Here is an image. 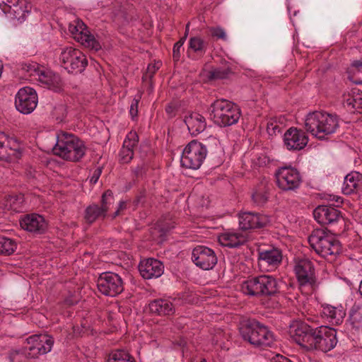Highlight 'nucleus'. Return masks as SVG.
Returning a JSON list of instances; mask_svg holds the SVG:
<instances>
[{
  "label": "nucleus",
  "mask_w": 362,
  "mask_h": 362,
  "mask_svg": "<svg viewBox=\"0 0 362 362\" xmlns=\"http://www.w3.org/2000/svg\"><path fill=\"white\" fill-rule=\"evenodd\" d=\"M322 315L332 324L339 325L342 322L345 313L336 307L327 305L322 307Z\"/></svg>",
  "instance_id": "32"
},
{
  "label": "nucleus",
  "mask_w": 362,
  "mask_h": 362,
  "mask_svg": "<svg viewBox=\"0 0 362 362\" xmlns=\"http://www.w3.org/2000/svg\"><path fill=\"white\" fill-rule=\"evenodd\" d=\"M77 303L76 300H70V299H66V303L69 305H73L74 304H76Z\"/></svg>",
  "instance_id": "57"
},
{
  "label": "nucleus",
  "mask_w": 362,
  "mask_h": 362,
  "mask_svg": "<svg viewBox=\"0 0 362 362\" xmlns=\"http://www.w3.org/2000/svg\"><path fill=\"white\" fill-rule=\"evenodd\" d=\"M139 270L144 279H151L160 277L163 274L164 266L160 261L148 258L140 262Z\"/></svg>",
  "instance_id": "21"
},
{
  "label": "nucleus",
  "mask_w": 362,
  "mask_h": 362,
  "mask_svg": "<svg viewBox=\"0 0 362 362\" xmlns=\"http://www.w3.org/2000/svg\"><path fill=\"white\" fill-rule=\"evenodd\" d=\"M60 65L69 73H81L88 64L86 55L71 47L62 49L59 57Z\"/></svg>",
  "instance_id": "9"
},
{
  "label": "nucleus",
  "mask_w": 362,
  "mask_h": 362,
  "mask_svg": "<svg viewBox=\"0 0 362 362\" xmlns=\"http://www.w3.org/2000/svg\"><path fill=\"white\" fill-rule=\"evenodd\" d=\"M189 23H188L186 25V30H185V33H187V35H188V31H189Z\"/></svg>",
  "instance_id": "60"
},
{
  "label": "nucleus",
  "mask_w": 362,
  "mask_h": 362,
  "mask_svg": "<svg viewBox=\"0 0 362 362\" xmlns=\"http://www.w3.org/2000/svg\"><path fill=\"white\" fill-rule=\"evenodd\" d=\"M51 116L57 123L64 121L66 116V105L62 103L55 105L51 111Z\"/></svg>",
  "instance_id": "41"
},
{
  "label": "nucleus",
  "mask_w": 362,
  "mask_h": 362,
  "mask_svg": "<svg viewBox=\"0 0 362 362\" xmlns=\"http://www.w3.org/2000/svg\"><path fill=\"white\" fill-rule=\"evenodd\" d=\"M281 127L277 124L276 120L271 119L267 124V132L269 134H276L280 133Z\"/></svg>",
  "instance_id": "48"
},
{
  "label": "nucleus",
  "mask_w": 362,
  "mask_h": 362,
  "mask_svg": "<svg viewBox=\"0 0 362 362\" xmlns=\"http://www.w3.org/2000/svg\"><path fill=\"white\" fill-rule=\"evenodd\" d=\"M107 216L105 209H102L98 204H92L84 211V219L88 224H92L98 219H104Z\"/></svg>",
  "instance_id": "31"
},
{
  "label": "nucleus",
  "mask_w": 362,
  "mask_h": 362,
  "mask_svg": "<svg viewBox=\"0 0 362 362\" xmlns=\"http://www.w3.org/2000/svg\"><path fill=\"white\" fill-rule=\"evenodd\" d=\"M23 202L24 196L19 194L6 196L0 204L4 210L22 212L24 209Z\"/></svg>",
  "instance_id": "27"
},
{
  "label": "nucleus",
  "mask_w": 362,
  "mask_h": 362,
  "mask_svg": "<svg viewBox=\"0 0 362 362\" xmlns=\"http://www.w3.org/2000/svg\"><path fill=\"white\" fill-rule=\"evenodd\" d=\"M21 227L35 234L44 233L47 229L45 218L37 214H27L20 220Z\"/></svg>",
  "instance_id": "22"
},
{
  "label": "nucleus",
  "mask_w": 362,
  "mask_h": 362,
  "mask_svg": "<svg viewBox=\"0 0 362 362\" xmlns=\"http://www.w3.org/2000/svg\"><path fill=\"white\" fill-rule=\"evenodd\" d=\"M269 161V159L267 156H263V157H259L258 158V164L259 165H262V164H265L267 162Z\"/></svg>",
  "instance_id": "55"
},
{
  "label": "nucleus",
  "mask_w": 362,
  "mask_h": 362,
  "mask_svg": "<svg viewBox=\"0 0 362 362\" xmlns=\"http://www.w3.org/2000/svg\"><path fill=\"white\" fill-rule=\"evenodd\" d=\"M280 290L279 280L270 275L249 277L241 284V291L244 294L257 298L276 297Z\"/></svg>",
  "instance_id": "3"
},
{
  "label": "nucleus",
  "mask_w": 362,
  "mask_h": 362,
  "mask_svg": "<svg viewBox=\"0 0 362 362\" xmlns=\"http://www.w3.org/2000/svg\"><path fill=\"white\" fill-rule=\"evenodd\" d=\"M101 173H102V170L100 168L95 170V171L93 173L92 177H90V182L95 184L98 182V180L101 175Z\"/></svg>",
  "instance_id": "52"
},
{
  "label": "nucleus",
  "mask_w": 362,
  "mask_h": 362,
  "mask_svg": "<svg viewBox=\"0 0 362 362\" xmlns=\"http://www.w3.org/2000/svg\"><path fill=\"white\" fill-rule=\"evenodd\" d=\"M362 180V175L358 172H351L345 177L342 187L344 194H351L357 191Z\"/></svg>",
  "instance_id": "30"
},
{
  "label": "nucleus",
  "mask_w": 362,
  "mask_h": 362,
  "mask_svg": "<svg viewBox=\"0 0 362 362\" xmlns=\"http://www.w3.org/2000/svg\"><path fill=\"white\" fill-rule=\"evenodd\" d=\"M177 107L175 103H169L165 107V112L169 117H173L176 115Z\"/></svg>",
  "instance_id": "51"
},
{
  "label": "nucleus",
  "mask_w": 362,
  "mask_h": 362,
  "mask_svg": "<svg viewBox=\"0 0 362 362\" xmlns=\"http://www.w3.org/2000/svg\"><path fill=\"white\" fill-rule=\"evenodd\" d=\"M192 259L197 267L204 270L213 269L218 261L214 251L204 245H198L193 249Z\"/></svg>",
  "instance_id": "16"
},
{
  "label": "nucleus",
  "mask_w": 362,
  "mask_h": 362,
  "mask_svg": "<svg viewBox=\"0 0 362 362\" xmlns=\"http://www.w3.org/2000/svg\"><path fill=\"white\" fill-rule=\"evenodd\" d=\"M125 208H126V202L124 201H120L119 203V206H118L117 210H119V211L123 210Z\"/></svg>",
  "instance_id": "56"
},
{
  "label": "nucleus",
  "mask_w": 362,
  "mask_h": 362,
  "mask_svg": "<svg viewBox=\"0 0 362 362\" xmlns=\"http://www.w3.org/2000/svg\"><path fill=\"white\" fill-rule=\"evenodd\" d=\"M80 41L81 43L91 49L98 51L101 49V45L99 42L95 38L94 35L87 32H81Z\"/></svg>",
  "instance_id": "38"
},
{
  "label": "nucleus",
  "mask_w": 362,
  "mask_h": 362,
  "mask_svg": "<svg viewBox=\"0 0 362 362\" xmlns=\"http://www.w3.org/2000/svg\"><path fill=\"white\" fill-rule=\"evenodd\" d=\"M139 141L138 135L136 133L130 132L123 142L119 156L122 163H129L134 157L133 148L136 146Z\"/></svg>",
  "instance_id": "24"
},
{
  "label": "nucleus",
  "mask_w": 362,
  "mask_h": 362,
  "mask_svg": "<svg viewBox=\"0 0 362 362\" xmlns=\"http://www.w3.org/2000/svg\"><path fill=\"white\" fill-rule=\"evenodd\" d=\"M38 102L36 91L30 87L21 88L15 98V105L20 112L23 114L31 113L37 107Z\"/></svg>",
  "instance_id": "13"
},
{
  "label": "nucleus",
  "mask_w": 362,
  "mask_h": 362,
  "mask_svg": "<svg viewBox=\"0 0 362 362\" xmlns=\"http://www.w3.org/2000/svg\"><path fill=\"white\" fill-rule=\"evenodd\" d=\"M211 35L212 37H216L217 39H221L223 40H226V35L224 30L221 28H212L211 30Z\"/></svg>",
  "instance_id": "49"
},
{
  "label": "nucleus",
  "mask_w": 362,
  "mask_h": 362,
  "mask_svg": "<svg viewBox=\"0 0 362 362\" xmlns=\"http://www.w3.org/2000/svg\"><path fill=\"white\" fill-rule=\"evenodd\" d=\"M277 186L283 191H294L298 189L302 178L296 168L292 167H281L275 173Z\"/></svg>",
  "instance_id": "12"
},
{
  "label": "nucleus",
  "mask_w": 362,
  "mask_h": 362,
  "mask_svg": "<svg viewBox=\"0 0 362 362\" xmlns=\"http://www.w3.org/2000/svg\"><path fill=\"white\" fill-rule=\"evenodd\" d=\"M113 200V193L111 190H106L102 195L101 197V205L100 207L102 209H105V212L107 214L111 202Z\"/></svg>",
  "instance_id": "44"
},
{
  "label": "nucleus",
  "mask_w": 362,
  "mask_h": 362,
  "mask_svg": "<svg viewBox=\"0 0 362 362\" xmlns=\"http://www.w3.org/2000/svg\"><path fill=\"white\" fill-rule=\"evenodd\" d=\"M148 170V166L145 163L138 165L135 168L132 169V172L136 178L143 177Z\"/></svg>",
  "instance_id": "47"
},
{
  "label": "nucleus",
  "mask_w": 362,
  "mask_h": 362,
  "mask_svg": "<svg viewBox=\"0 0 362 362\" xmlns=\"http://www.w3.org/2000/svg\"><path fill=\"white\" fill-rule=\"evenodd\" d=\"M86 147L83 141L73 134L61 132L52 148L54 155L64 160L78 162L86 154Z\"/></svg>",
  "instance_id": "5"
},
{
  "label": "nucleus",
  "mask_w": 362,
  "mask_h": 362,
  "mask_svg": "<svg viewBox=\"0 0 362 362\" xmlns=\"http://www.w3.org/2000/svg\"><path fill=\"white\" fill-rule=\"evenodd\" d=\"M208 47V42L204 41L200 37H192L189 40V47L187 53L190 56V52H194L197 56L202 57L204 55Z\"/></svg>",
  "instance_id": "33"
},
{
  "label": "nucleus",
  "mask_w": 362,
  "mask_h": 362,
  "mask_svg": "<svg viewBox=\"0 0 362 362\" xmlns=\"http://www.w3.org/2000/svg\"><path fill=\"white\" fill-rule=\"evenodd\" d=\"M239 226L242 230L260 229L270 222L269 217L258 212L245 211L238 215Z\"/></svg>",
  "instance_id": "15"
},
{
  "label": "nucleus",
  "mask_w": 362,
  "mask_h": 362,
  "mask_svg": "<svg viewBox=\"0 0 362 362\" xmlns=\"http://www.w3.org/2000/svg\"><path fill=\"white\" fill-rule=\"evenodd\" d=\"M239 332L245 341L255 347H270L275 341L273 332L254 318L241 320L239 324Z\"/></svg>",
  "instance_id": "2"
},
{
  "label": "nucleus",
  "mask_w": 362,
  "mask_h": 362,
  "mask_svg": "<svg viewBox=\"0 0 362 362\" xmlns=\"http://www.w3.org/2000/svg\"><path fill=\"white\" fill-rule=\"evenodd\" d=\"M29 8H30V6L26 0H19L18 4H15V6L11 10H6V12L12 14L14 18L20 21L25 18V13L29 12Z\"/></svg>",
  "instance_id": "35"
},
{
  "label": "nucleus",
  "mask_w": 362,
  "mask_h": 362,
  "mask_svg": "<svg viewBox=\"0 0 362 362\" xmlns=\"http://www.w3.org/2000/svg\"><path fill=\"white\" fill-rule=\"evenodd\" d=\"M21 156V145L18 140L4 132H0V160L11 162Z\"/></svg>",
  "instance_id": "14"
},
{
  "label": "nucleus",
  "mask_w": 362,
  "mask_h": 362,
  "mask_svg": "<svg viewBox=\"0 0 362 362\" xmlns=\"http://www.w3.org/2000/svg\"><path fill=\"white\" fill-rule=\"evenodd\" d=\"M185 122L189 131L193 135L199 134L204 131L206 127V119L202 115L194 112L187 118Z\"/></svg>",
  "instance_id": "29"
},
{
  "label": "nucleus",
  "mask_w": 362,
  "mask_h": 362,
  "mask_svg": "<svg viewBox=\"0 0 362 362\" xmlns=\"http://www.w3.org/2000/svg\"><path fill=\"white\" fill-rule=\"evenodd\" d=\"M210 144L217 146L218 141L215 137H210L204 144L196 140L190 141L182 151L180 160L182 166L192 170L199 169L206 158Z\"/></svg>",
  "instance_id": "8"
},
{
  "label": "nucleus",
  "mask_w": 362,
  "mask_h": 362,
  "mask_svg": "<svg viewBox=\"0 0 362 362\" xmlns=\"http://www.w3.org/2000/svg\"><path fill=\"white\" fill-rule=\"evenodd\" d=\"M252 199L257 205L263 206L269 199L268 190L265 186H261L252 194Z\"/></svg>",
  "instance_id": "40"
},
{
  "label": "nucleus",
  "mask_w": 362,
  "mask_h": 362,
  "mask_svg": "<svg viewBox=\"0 0 362 362\" xmlns=\"http://www.w3.org/2000/svg\"><path fill=\"white\" fill-rule=\"evenodd\" d=\"M141 98V95H138L137 98H134L131 103L130 109H129V114L131 115V117L132 119H135V118L138 115V106L140 101V99Z\"/></svg>",
  "instance_id": "46"
},
{
  "label": "nucleus",
  "mask_w": 362,
  "mask_h": 362,
  "mask_svg": "<svg viewBox=\"0 0 362 362\" xmlns=\"http://www.w3.org/2000/svg\"><path fill=\"white\" fill-rule=\"evenodd\" d=\"M19 0H6V1H4L5 4L6 8L4 9L6 10H11L13 6H15V4H18Z\"/></svg>",
  "instance_id": "53"
},
{
  "label": "nucleus",
  "mask_w": 362,
  "mask_h": 362,
  "mask_svg": "<svg viewBox=\"0 0 362 362\" xmlns=\"http://www.w3.org/2000/svg\"><path fill=\"white\" fill-rule=\"evenodd\" d=\"M344 107L352 113L362 112V92L353 91L351 94L344 95Z\"/></svg>",
  "instance_id": "28"
},
{
  "label": "nucleus",
  "mask_w": 362,
  "mask_h": 362,
  "mask_svg": "<svg viewBox=\"0 0 362 362\" xmlns=\"http://www.w3.org/2000/svg\"><path fill=\"white\" fill-rule=\"evenodd\" d=\"M54 338L48 334H34L28 337L23 343L25 353L29 358H37L52 350Z\"/></svg>",
  "instance_id": "10"
},
{
  "label": "nucleus",
  "mask_w": 362,
  "mask_h": 362,
  "mask_svg": "<svg viewBox=\"0 0 362 362\" xmlns=\"http://www.w3.org/2000/svg\"><path fill=\"white\" fill-rule=\"evenodd\" d=\"M98 291L107 296L115 297L124 290L123 281L116 273L106 272L100 274L97 279Z\"/></svg>",
  "instance_id": "11"
},
{
  "label": "nucleus",
  "mask_w": 362,
  "mask_h": 362,
  "mask_svg": "<svg viewBox=\"0 0 362 362\" xmlns=\"http://www.w3.org/2000/svg\"><path fill=\"white\" fill-rule=\"evenodd\" d=\"M187 38V33L175 43L173 49V57L175 62H178L180 58V49L184 45Z\"/></svg>",
  "instance_id": "45"
},
{
  "label": "nucleus",
  "mask_w": 362,
  "mask_h": 362,
  "mask_svg": "<svg viewBox=\"0 0 362 362\" xmlns=\"http://www.w3.org/2000/svg\"><path fill=\"white\" fill-rule=\"evenodd\" d=\"M149 310L158 315H170L175 313V307L168 299L158 298L150 302Z\"/></svg>",
  "instance_id": "25"
},
{
  "label": "nucleus",
  "mask_w": 362,
  "mask_h": 362,
  "mask_svg": "<svg viewBox=\"0 0 362 362\" xmlns=\"http://www.w3.org/2000/svg\"><path fill=\"white\" fill-rule=\"evenodd\" d=\"M23 69L26 70L28 72L32 70L37 72L39 81L46 85L49 89L53 90L55 92H59L62 90L63 82L59 75L49 71H37L35 68V65L31 64H25V66H23Z\"/></svg>",
  "instance_id": "19"
},
{
  "label": "nucleus",
  "mask_w": 362,
  "mask_h": 362,
  "mask_svg": "<svg viewBox=\"0 0 362 362\" xmlns=\"http://www.w3.org/2000/svg\"><path fill=\"white\" fill-rule=\"evenodd\" d=\"M272 362H291L288 358L276 355L275 358H273Z\"/></svg>",
  "instance_id": "54"
},
{
  "label": "nucleus",
  "mask_w": 362,
  "mask_h": 362,
  "mask_svg": "<svg viewBox=\"0 0 362 362\" xmlns=\"http://www.w3.org/2000/svg\"><path fill=\"white\" fill-rule=\"evenodd\" d=\"M293 341L308 351L328 352L337 344V330L328 326L313 327L297 322L290 328Z\"/></svg>",
  "instance_id": "1"
},
{
  "label": "nucleus",
  "mask_w": 362,
  "mask_h": 362,
  "mask_svg": "<svg viewBox=\"0 0 362 362\" xmlns=\"http://www.w3.org/2000/svg\"><path fill=\"white\" fill-rule=\"evenodd\" d=\"M232 73L230 68L218 67L209 71V78L211 80L227 78Z\"/></svg>",
  "instance_id": "42"
},
{
  "label": "nucleus",
  "mask_w": 362,
  "mask_h": 362,
  "mask_svg": "<svg viewBox=\"0 0 362 362\" xmlns=\"http://www.w3.org/2000/svg\"><path fill=\"white\" fill-rule=\"evenodd\" d=\"M305 127L312 135L323 140L336 132L339 127V121L336 115L315 111L306 116Z\"/></svg>",
  "instance_id": "4"
},
{
  "label": "nucleus",
  "mask_w": 362,
  "mask_h": 362,
  "mask_svg": "<svg viewBox=\"0 0 362 362\" xmlns=\"http://www.w3.org/2000/svg\"><path fill=\"white\" fill-rule=\"evenodd\" d=\"M8 358L10 362H27L26 359L29 358L25 353L23 346L21 350H13L9 353Z\"/></svg>",
  "instance_id": "43"
},
{
  "label": "nucleus",
  "mask_w": 362,
  "mask_h": 362,
  "mask_svg": "<svg viewBox=\"0 0 362 362\" xmlns=\"http://www.w3.org/2000/svg\"><path fill=\"white\" fill-rule=\"evenodd\" d=\"M245 235L240 233H224L218 236L221 245L228 247H238L247 242Z\"/></svg>",
  "instance_id": "26"
},
{
  "label": "nucleus",
  "mask_w": 362,
  "mask_h": 362,
  "mask_svg": "<svg viewBox=\"0 0 362 362\" xmlns=\"http://www.w3.org/2000/svg\"><path fill=\"white\" fill-rule=\"evenodd\" d=\"M119 211H120L117 209V211L114 213L113 218H115L116 216H117L119 214Z\"/></svg>",
  "instance_id": "59"
},
{
  "label": "nucleus",
  "mask_w": 362,
  "mask_h": 362,
  "mask_svg": "<svg viewBox=\"0 0 362 362\" xmlns=\"http://www.w3.org/2000/svg\"><path fill=\"white\" fill-rule=\"evenodd\" d=\"M16 249L17 243L14 240L0 235V255H11Z\"/></svg>",
  "instance_id": "37"
},
{
  "label": "nucleus",
  "mask_w": 362,
  "mask_h": 362,
  "mask_svg": "<svg viewBox=\"0 0 362 362\" xmlns=\"http://www.w3.org/2000/svg\"><path fill=\"white\" fill-rule=\"evenodd\" d=\"M284 145L288 151H300L308 143V137L302 129L291 127L284 135Z\"/></svg>",
  "instance_id": "18"
},
{
  "label": "nucleus",
  "mask_w": 362,
  "mask_h": 362,
  "mask_svg": "<svg viewBox=\"0 0 362 362\" xmlns=\"http://www.w3.org/2000/svg\"><path fill=\"white\" fill-rule=\"evenodd\" d=\"M308 242L317 254L329 262L334 261L341 252V243L322 229L314 230Z\"/></svg>",
  "instance_id": "6"
},
{
  "label": "nucleus",
  "mask_w": 362,
  "mask_h": 362,
  "mask_svg": "<svg viewBox=\"0 0 362 362\" xmlns=\"http://www.w3.org/2000/svg\"><path fill=\"white\" fill-rule=\"evenodd\" d=\"M349 78L356 84H362V61L355 60L348 69Z\"/></svg>",
  "instance_id": "36"
},
{
  "label": "nucleus",
  "mask_w": 362,
  "mask_h": 362,
  "mask_svg": "<svg viewBox=\"0 0 362 362\" xmlns=\"http://www.w3.org/2000/svg\"><path fill=\"white\" fill-rule=\"evenodd\" d=\"M313 216L322 225L336 223L342 217L339 210L327 205H320L316 207L313 211Z\"/></svg>",
  "instance_id": "20"
},
{
  "label": "nucleus",
  "mask_w": 362,
  "mask_h": 362,
  "mask_svg": "<svg viewBox=\"0 0 362 362\" xmlns=\"http://www.w3.org/2000/svg\"><path fill=\"white\" fill-rule=\"evenodd\" d=\"M160 66V63L158 62L157 63H155L153 64H149L147 68V71L146 74V77H149L151 78L154 74L159 69Z\"/></svg>",
  "instance_id": "50"
},
{
  "label": "nucleus",
  "mask_w": 362,
  "mask_h": 362,
  "mask_svg": "<svg viewBox=\"0 0 362 362\" xmlns=\"http://www.w3.org/2000/svg\"><path fill=\"white\" fill-rule=\"evenodd\" d=\"M107 362H136V361L127 351L117 350L112 353Z\"/></svg>",
  "instance_id": "39"
},
{
  "label": "nucleus",
  "mask_w": 362,
  "mask_h": 362,
  "mask_svg": "<svg viewBox=\"0 0 362 362\" xmlns=\"http://www.w3.org/2000/svg\"><path fill=\"white\" fill-rule=\"evenodd\" d=\"M143 198H144V194H141V196L138 197L136 200V203L139 204L141 202V199Z\"/></svg>",
  "instance_id": "58"
},
{
  "label": "nucleus",
  "mask_w": 362,
  "mask_h": 362,
  "mask_svg": "<svg viewBox=\"0 0 362 362\" xmlns=\"http://www.w3.org/2000/svg\"><path fill=\"white\" fill-rule=\"evenodd\" d=\"M294 271L300 286H310L312 288L315 287V268L310 260H300L296 264Z\"/></svg>",
  "instance_id": "17"
},
{
  "label": "nucleus",
  "mask_w": 362,
  "mask_h": 362,
  "mask_svg": "<svg viewBox=\"0 0 362 362\" xmlns=\"http://www.w3.org/2000/svg\"><path fill=\"white\" fill-rule=\"evenodd\" d=\"M209 110L214 124L221 127L236 124L241 116V110L237 104L223 98L212 103Z\"/></svg>",
  "instance_id": "7"
},
{
  "label": "nucleus",
  "mask_w": 362,
  "mask_h": 362,
  "mask_svg": "<svg viewBox=\"0 0 362 362\" xmlns=\"http://www.w3.org/2000/svg\"><path fill=\"white\" fill-rule=\"evenodd\" d=\"M349 322L352 329L362 332V306L354 305L350 311Z\"/></svg>",
  "instance_id": "34"
},
{
  "label": "nucleus",
  "mask_w": 362,
  "mask_h": 362,
  "mask_svg": "<svg viewBox=\"0 0 362 362\" xmlns=\"http://www.w3.org/2000/svg\"><path fill=\"white\" fill-rule=\"evenodd\" d=\"M282 258L281 251L276 247L258 250V263L261 267L267 265L271 267H277L281 264Z\"/></svg>",
  "instance_id": "23"
}]
</instances>
